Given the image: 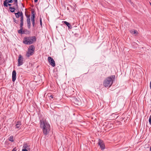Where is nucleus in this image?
I'll return each mask as SVG.
<instances>
[{
	"mask_svg": "<svg viewBox=\"0 0 151 151\" xmlns=\"http://www.w3.org/2000/svg\"><path fill=\"white\" fill-rule=\"evenodd\" d=\"M36 40L35 36L25 37L24 38L23 42L25 45H30L35 42Z\"/></svg>",
	"mask_w": 151,
	"mask_h": 151,
	"instance_id": "nucleus-2",
	"label": "nucleus"
},
{
	"mask_svg": "<svg viewBox=\"0 0 151 151\" xmlns=\"http://www.w3.org/2000/svg\"><path fill=\"white\" fill-rule=\"evenodd\" d=\"M13 21L16 24H18L19 21L18 20H16L15 18H13Z\"/></svg>",
	"mask_w": 151,
	"mask_h": 151,
	"instance_id": "nucleus-22",
	"label": "nucleus"
},
{
	"mask_svg": "<svg viewBox=\"0 0 151 151\" xmlns=\"http://www.w3.org/2000/svg\"><path fill=\"white\" fill-rule=\"evenodd\" d=\"M6 2H9V3H12L13 2V1L12 0H5L4 1V3H5V4H6Z\"/></svg>",
	"mask_w": 151,
	"mask_h": 151,
	"instance_id": "nucleus-20",
	"label": "nucleus"
},
{
	"mask_svg": "<svg viewBox=\"0 0 151 151\" xmlns=\"http://www.w3.org/2000/svg\"><path fill=\"white\" fill-rule=\"evenodd\" d=\"M32 15L31 16V20H33L35 19V12L34 11H32Z\"/></svg>",
	"mask_w": 151,
	"mask_h": 151,
	"instance_id": "nucleus-18",
	"label": "nucleus"
},
{
	"mask_svg": "<svg viewBox=\"0 0 151 151\" xmlns=\"http://www.w3.org/2000/svg\"><path fill=\"white\" fill-rule=\"evenodd\" d=\"M13 136H11L9 138V140L10 141L13 142L14 141V140H13Z\"/></svg>",
	"mask_w": 151,
	"mask_h": 151,
	"instance_id": "nucleus-21",
	"label": "nucleus"
},
{
	"mask_svg": "<svg viewBox=\"0 0 151 151\" xmlns=\"http://www.w3.org/2000/svg\"><path fill=\"white\" fill-rule=\"evenodd\" d=\"M17 150V148L16 147H15L13 149L12 151H16Z\"/></svg>",
	"mask_w": 151,
	"mask_h": 151,
	"instance_id": "nucleus-28",
	"label": "nucleus"
},
{
	"mask_svg": "<svg viewBox=\"0 0 151 151\" xmlns=\"http://www.w3.org/2000/svg\"><path fill=\"white\" fill-rule=\"evenodd\" d=\"M14 4L16 5V9H18V6L17 4V0H14Z\"/></svg>",
	"mask_w": 151,
	"mask_h": 151,
	"instance_id": "nucleus-19",
	"label": "nucleus"
},
{
	"mask_svg": "<svg viewBox=\"0 0 151 151\" xmlns=\"http://www.w3.org/2000/svg\"><path fill=\"white\" fill-rule=\"evenodd\" d=\"M16 72L15 70H14L12 73V81L14 82L16 78Z\"/></svg>",
	"mask_w": 151,
	"mask_h": 151,
	"instance_id": "nucleus-10",
	"label": "nucleus"
},
{
	"mask_svg": "<svg viewBox=\"0 0 151 151\" xmlns=\"http://www.w3.org/2000/svg\"><path fill=\"white\" fill-rule=\"evenodd\" d=\"M6 4H5V3H4L3 5L4 7H7L8 6H12V4H9V3L6 2Z\"/></svg>",
	"mask_w": 151,
	"mask_h": 151,
	"instance_id": "nucleus-16",
	"label": "nucleus"
},
{
	"mask_svg": "<svg viewBox=\"0 0 151 151\" xmlns=\"http://www.w3.org/2000/svg\"><path fill=\"white\" fill-rule=\"evenodd\" d=\"M35 50V47L33 45L29 46L28 49L27 51L26 54V56L27 57H29L34 54Z\"/></svg>",
	"mask_w": 151,
	"mask_h": 151,
	"instance_id": "nucleus-4",
	"label": "nucleus"
},
{
	"mask_svg": "<svg viewBox=\"0 0 151 151\" xmlns=\"http://www.w3.org/2000/svg\"><path fill=\"white\" fill-rule=\"evenodd\" d=\"M22 151H28V150L23 148Z\"/></svg>",
	"mask_w": 151,
	"mask_h": 151,
	"instance_id": "nucleus-29",
	"label": "nucleus"
},
{
	"mask_svg": "<svg viewBox=\"0 0 151 151\" xmlns=\"http://www.w3.org/2000/svg\"><path fill=\"white\" fill-rule=\"evenodd\" d=\"M17 124H19V126H20L21 125V122H20L18 121Z\"/></svg>",
	"mask_w": 151,
	"mask_h": 151,
	"instance_id": "nucleus-30",
	"label": "nucleus"
},
{
	"mask_svg": "<svg viewBox=\"0 0 151 151\" xmlns=\"http://www.w3.org/2000/svg\"><path fill=\"white\" fill-rule=\"evenodd\" d=\"M40 25H41V27H42V18H41V17H40Z\"/></svg>",
	"mask_w": 151,
	"mask_h": 151,
	"instance_id": "nucleus-26",
	"label": "nucleus"
},
{
	"mask_svg": "<svg viewBox=\"0 0 151 151\" xmlns=\"http://www.w3.org/2000/svg\"><path fill=\"white\" fill-rule=\"evenodd\" d=\"M131 33L133 34H135L137 33L138 34V32L136 30H135L134 29H132L130 31Z\"/></svg>",
	"mask_w": 151,
	"mask_h": 151,
	"instance_id": "nucleus-17",
	"label": "nucleus"
},
{
	"mask_svg": "<svg viewBox=\"0 0 151 151\" xmlns=\"http://www.w3.org/2000/svg\"><path fill=\"white\" fill-rule=\"evenodd\" d=\"M23 63V58L22 56L20 55H19V58L18 59V66H19L22 65Z\"/></svg>",
	"mask_w": 151,
	"mask_h": 151,
	"instance_id": "nucleus-6",
	"label": "nucleus"
},
{
	"mask_svg": "<svg viewBox=\"0 0 151 151\" xmlns=\"http://www.w3.org/2000/svg\"><path fill=\"white\" fill-rule=\"evenodd\" d=\"M9 9H10V12L12 13L14 12L16 10L15 7L11 6L9 7Z\"/></svg>",
	"mask_w": 151,
	"mask_h": 151,
	"instance_id": "nucleus-15",
	"label": "nucleus"
},
{
	"mask_svg": "<svg viewBox=\"0 0 151 151\" xmlns=\"http://www.w3.org/2000/svg\"><path fill=\"white\" fill-rule=\"evenodd\" d=\"M40 127L42 129L43 133L45 135L48 134L50 130V126L45 120H41L40 121Z\"/></svg>",
	"mask_w": 151,
	"mask_h": 151,
	"instance_id": "nucleus-1",
	"label": "nucleus"
},
{
	"mask_svg": "<svg viewBox=\"0 0 151 151\" xmlns=\"http://www.w3.org/2000/svg\"><path fill=\"white\" fill-rule=\"evenodd\" d=\"M50 97H51V98H52V99H53V96H52V95H50Z\"/></svg>",
	"mask_w": 151,
	"mask_h": 151,
	"instance_id": "nucleus-32",
	"label": "nucleus"
},
{
	"mask_svg": "<svg viewBox=\"0 0 151 151\" xmlns=\"http://www.w3.org/2000/svg\"><path fill=\"white\" fill-rule=\"evenodd\" d=\"M150 151H151V147H150Z\"/></svg>",
	"mask_w": 151,
	"mask_h": 151,
	"instance_id": "nucleus-35",
	"label": "nucleus"
},
{
	"mask_svg": "<svg viewBox=\"0 0 151 151\" xmlns=\"http://www.w3.org/2000/svg\"><path fill=\"white\" fill-rule=\"evenodd\" d=\"M62 23L66 24L69 28L71 29V28L70 24L68 22L66 21H64L62 22Z\"/></svg>",
	"mask_w": 151,
	"mask_h": 151,
	"instance_id": "nucleus-14",
	"label": "nucleus"
},
{
	"mask_svg": "<svg viewBox=\"0 0 151 151\" xmlns=\"http://www.w3.org/2000/svg\"><path fill=\"white\" fill-rule=\"evenodd\" d=\"M14 14L17 18H19L20 17V23H21V25L22 26V25L24 21V16L22 12H20L19 11L17 13H15Z\"/></svg>",
	"mask_w": 151,
	"mask_h": 151,
	"instance_id": "nucleus-5",
	"label": "nucleus"
},
{
	"mask_svg": "<svg viewBox=\"0 0 151 151\" xmlns=\"http://www.w3.org/2000/svg\"><path fill=\"white\" fill-rule=\"evenodd\" d=\"M23 23L22 25H21V23L20 24V29L18 30V33H21V34H23L24 33V32L22 30L23 29Z\"/></svg>",
	"mask_w": 151,
	"mask_h": 151,
	"instance_id": "nucleus-13",
	"label": "nucleus"
},
{
	"mask_svg": "<svg viewBox=\"0 0 151 151\" xmlns=\"http://www.w3.org/2000/svg\"><path fill=\"white\" fill-rule=\"evenodd\" d=\"M48 60L50 64L53 67L55 66V61L53 59L50 57H49Z\"/></svg>",
	"mask_w": 151,
	"mask_h": 151,
	"instance_id": "nucleus-7",
	"label": "nucleus"
},
{
	"mask_svg": "<svg viewBox=\"0 0 151 151\" xmlns=\"http://www.w3.org/2000/svg\"><path fill=\"white\" fill-rule=\"evenodd\" d=\"M30 145L27 144L26 143H24L23 148L24 149H26L28 150H30Z\"/></svg>",
	"mask_w": 151,
	"mask_h": 151,
	"instance_id": "nucleus-12",
	"label": "nucleus"
},
{
	"mask_svg": "<svg viewBox=\"0 0 151 151\" xmlns=\"http://www.w3.org/2000/svg\"><path fill=\"white\" fill-rule=\"evenodd\" d=\"M150 89H151V81H150Z\"/></svg>",
	"mask_w": 151,
	"mask_h": 151,
	"instance_id": "nucleus-31",
	"label": "nucleus"
},
{
	"mask_svg": "<svg viewBox=\"0 0 151 151\" xmlns=\"http://www.w3.org/2000/svg\"><path fill=\"white\" fill-rule=\"evenodd\" d=\"M16 126V127L15 128H17V129H19L20 127V126H19V124H16L15 125Z\"/></svg>",
	"mask_w": 151,
	"mask_h": 151,
	"instance_id": "nucleus-25",
	"label": "nucleus"
},
{
	"mask_svg": "<svg viewBox=\"0 0 151 151\" xmlns=\"http://www.w3.org/2000/svg\"><path fill=\"white\" fill-rule=\"evenodd\" d=\"M22 6H23V7H24V5H23V4L22 3Z\"/></svg>",
	"mask_w": 151,
	"mask_h": 151,
	"instance_id": "nucleus-34",
	"label": "nucleus"
},
{
	"mask_svg": "<svg viewBox=\"0 0 151 151\" xmlns=\"http://www.w3.org/2000/svg\"><path fill=\"white\" fill-rule=\"evenodd\" d=\"M75 101L76 102L75 103H76V104L78 105L79 104L78 103H79V101L77 99H76Z\"/></svg>",
	"mask_w": 151,
	"mask_h": 151,
	"instance_id": "nucleus-24",
	"label": "nucleus"
},
{
	"mask_svg": "<svg viewBox=\"0 0 151 151\" xmlns=\"http://www.w3.org/2000/svg\"><path fill=\"white\" fill-rule=\"evenodd\" d=\"M38 0H34V1L35 2H37Z\"/></svg>",
	"mask_w": 151,
	"mask_h": 151,
	"instance_id": "nucleus-33",
	"label": "nucleus"
},
{
	"mask_svg": "<svg viewBox=\"0 0 151 151\" xmlns=\"http://www.w3.org/2000/svg\"><path fill=\"white\" fill-rule=\"evenodd\" d=\"M98 144V145L100 146V147L101 150H103L105 148V145L104 144L103 141L100 139H99V142Z\"/></svg>",
	"mask_w": 151,
	"mask_h": 151,
	"instance_id": "nucleus-8",
	"label": "nucleus"
},
{
	"mask_svg": "<svg viewBox=\"0 0 151 151\" xmlns=\"http://www.w3.org/2000/svg\"><path fill=\"white\" fill-rule=\"evenodd\" d=\"M115 78V76L112 75L106 78L104 81L103 85L105 87H110L112 84Z\"/></svg>",
	"mask_w": 151,
	"mask_h": 151,
	"instance_id": "nucleus-3",
	"label": "nucleus"
},
{
	"mask_svg": "<svg viewBox=\"0 0 151 151\" xmlns=\"http://www.w3.org/2000/svg\"><path fill=\"white\" fill-rule=\"evenodd\" d=\"M31 21H32V24L33 26V27H35V19H33V20L32 19L31 20Z\"/></svg>",
	"mask_w": 151,
	"mask_h": 151,
	"instance_id": "nucleus-23",
	"label": "nucleus"
},
{
	"mask_svg": "<svg viewBox=\"0 0 151 151\" xmlns=\"http://www.w3.org/2000/svg\"><path fill=\"white\" fill-rule=\"evenodd\" d=\"M25 15L27 17V27L29 29L30 28L31 26V23L30 22V15H27L26 14Z\"/></svg>",
	"mask_w": 151,
	"mask_h": 151,
	"instance_id": "nucleus-9",
	"label": "nucleus"
},
{
	"mask_svg": "<svg viewBox=\"0 0 151 151\" xmlns=\"http://www.w3.org/2000/svg\"><path fill=\"white\" fill-rule=\"evenodd\" d=\"M149 121L150 124H151V115L150 116L149 119Z\"/></svg>",
	"mask_w": 151,
	"mask_h": 151,
	"instance_id": "nucleus-27",
	"label": "nucleus"
},
{
	"mask_svg": "<svg viewBox=\"0 0 151 151\" xmlns=\"http://www.w3.org/2000/svg\"><path fill=\"white\" fill-rule=\"evenodd\" d=\"M68 94L70 96L73 95V94L74 91H73V88H70L68 89Z\"/></svg>",
	"mask_w": 151,
	"mask_h": 151,
	"instance_id": "nucleus-11",
	"label": "nucleus"
}]
</instances>
